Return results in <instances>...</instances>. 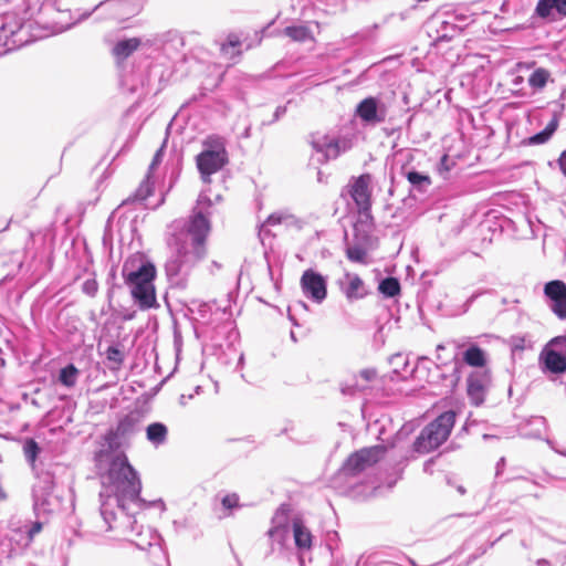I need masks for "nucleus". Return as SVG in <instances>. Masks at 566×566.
Returning a JSON list of instances; mask_svg holds the SVG:
<instances>
[{
  "instance_id": "nucleus-1",
  "label": "nucleus",
  "mask_w": 566,
  "mask_h": 566,
  "mask_svg": "<svg viewBox=\"0 0 566 566\" xmlns=\"http://www.w3.org/2000/svg\"><path fill=\"white\" fill-rule=\"evenodd\" d=\"M212 201L202 191L188 220H177L170 226L168 241L171 254L165 264L168 281L177 287H185L192 269L206 256V240L211 230Z\"/></svg>"
},
{
  "instance_id": "nucleus-2",
  "label": "nucleus",
  "mask_w": 566,
  "mask_h": 566,
  "mask_svg": "<svg viewBox=\"0 0 566 566\" xmlns=\"http://www.w3.org/2000/svg\"><path fill=\"white\" fill-rule=\"evenodd\" d=\"M101 516L105 532L116 530V526L113 525L116 521V509L125 512L129 510L130 505L165 506L161 500L147 503L140 497L142 481L139 475L122 452L112 458L108 469L101 474Z\"/></svg>"
},
{
  "instance_id": "nucleus-3",
  "label": "nucleus",
  "mask_w": 566,
  "mask_h": 566,
  "mask_svg": "<svg viewBox=\"0 0 566 566\" xmlns=\"http://www.w3.org/2000/svg\"><path fill=\"white\" fill-rule=\"evenodd\" d=\"M122 274L140 310L158 306L154 285L156 268L151 262L142 255H133L123 264Z\"/></svg>"
},
{
  "instance_id": "nucleus-4",
  "label": "nucleus",
  "mask_w": 566,
  "mask_h": 566,
  "mask_svg": "<svg viewBox=\"0 0 566 566\" xmlns=\"http://www.w3.org/2000/svg\"><path fill=\"white\" fill-rule=\"evenodd\" d=\"M455 413L446 411L429 423L417 438L413 448L419 453H427L441 446L450 436L454 426Z\"/></svg>"
},
{
  "instance_id": "nucleus-5",
  "label": "nucleus",
  "mask_w": 566,
  "mask_h": 566,
  "mask_svg": "<svg viewBox=\"0 0 566 566\" xmlns=\"http://www.w3.org/2000/svg\"><path fill=\"white\" fill-rule=\"evenodd\" d=\"M205 149L197 156V167L205 182L210 176L223 168L228 163L226 140L220 136H209L203 142Z\"/></svg>"
},
{
  "instance_id": "nucleus-6",
  "label": "nucleus",
  "mask_w": 566,
  "mask_h": 566,
  "mask_svg": "<svg viewBox=\"0 0 566 566\" xmlns=\"http://www.w3.org/2000/svg\"><path fill=\"white\" fill-rule=\"evenodd\" d=\"M311 144L318 155L316 160L323 164L349 150L354 145V136L315 134L312 136Z\"/></svg>"
},
{
  "instance_id": "nucleus-7",
  "label": "nucleus",
  "mask_w": 566,
  "mask_h": 566,
  "mask_svg": "<svg viewBox=\"0 0 566 566\" xmlns=\"http://www.w3.org/2000/svg\"><path fill=\"white\" fill-rule=\"evenodd\" d=\"M385 448L375 446L364 448L352 454L340 469L344 476H356L376 464L385 454Z\"/></svg>"
},
{
  "instance_id": "nucleus-8",
  "label": "nucleus",
  "mask_w": 566,
  "mask_h": 566,
  "mask_svg": "<svg viewBox=\"0 0 566 566\" xmlns=\"http://www.w3.org/2000/svg\"><path fill=\"white\" fill-rule=\"evenodd\" d=\"M138 12L135 3L126 0H105L94 7L93 11L85 14V18L96 13L97 18L124 21Z\"/></svg>"
},
{
  "instance_id": "nucleus-9",
  "label": "nucleus",
  "mask_w": 566,
  "mask_h": 566,
  "mask_svg": "<svg viewBox=\"0 0 566 566\" xmlns=\"http://www.w3.org/2000/svg\"><path fill=\"white\" fill-rule=\"evenodd\" d=\"M33 501L36 514H50L59 510L60 500L53 494V481L46 475L33 486Z\"/></svg>"
},
{
  "instance_id": "nucleus-10",
  "label": "nucleus",
  "mask_w": 566,
  "mask_h": 566,
  "mask_svg": "<svg viewBox=\"0 0 566 566\" xmlns=\"http://www.w3.org/2000/svg\"><path fill=\"white\" fill-rule=\"evenodd\" d=\"M300 285L303 294L317 304H321L327 296L326 277L312 269L303 272Z\"/></svg>"
},
{
  "instance_id": "nucleus-11",
  "label": "nucleus",
  "mask_w": 566,
  "mask_h": 566,
  "mask_svg": "<svg viewBox=\"0 0 566 566\" xmlns=\"http://www.w3.org/2000/svg\"><path fill=\"white\" fill-rule=\"evenodd\" d=\"M355 114L364 124L375 126L386 120L387 107L379 98L369 96L358 103Z\"/></svg>"
},
{
  "instance_id": "nucleus-12",
  "label": "nucleus",
  "mask_w": 566,
  "mask_h": 566,
  "mask_svg": "<svg viewBox=\"0 0 566 566\" xmlns=\"http://www.w3.org/2000/svg\"><path fill=\"white\" fill-rule=\"evenodd\" d=\"M371 176L365 174L354 179L349 185V195L357 209L361 213H367L371 206Z\"/></svg>"
},
{
  "instance_id": "nucleus-13",
  "label": "nucleus",
  "mask_w": 566,
  "mask_h": 566,
  "mask_svg": "<svg viewBox=\"0 0 566 566\" xmlns=\"http://www.w3.org/2000/svg\"><path fill=\"white\" fill-rule=\"evenodd\" d=\"M544 293L551 301L552 312L560 319L566 318V284L555 280L545 284Z\"/></svg>"
},
{
  "instance_id": "nucleus-14",
  "label": "nucleus",
  "mask_w": 566,
  "mask_h": 566,
  "mask_svg": "<svg viewBox=\"0 0 566 566\" xmlns=\"http://www.w3.org/2000/svg\"><path fill=\"white\" fill-rule=\"evenodd\" d=\"M127 520L130 524V533L127 539L134 543L136 547L145 551L159 544V535L154 530L138 525L135 518L127 517Z\"/></svg>"
},
{
  "instance_id": "nucleus-15",
  "label": "nucleus",
  "mask_w": 566,
  "mask_h": 566,
  "mask_svg": "<svg viewBox=\"0 0 566 566\" xmlns=\"http://www.w3.org/2000/svg\"><path fill=\"white\" fill-rule=\"evenodd\" d=\"M292 534L295 546L298 551L300 565L305 566V555L312 548L313 535L301 520L293 521Z\"/></svg>"
},
{
  "instance_id": "nucleus-16",
  "label": "nucleus",
  "mask_w": 566,
  "mask_h": 566,
  "mask_svg": "<svg viewBox=\"0 0 566 566\" xmlns=\"http://www.w3.org/2000/svg\"><path fill=\"white\" fill-rule=\"evenodd\" d=\"M338 284L348 301L360 300L368 294L364 281L356 273L346 272Z\"/></svg>"
},
{
  "instance_id": "nucleus-17",
  "label": "nucleus",
  "mask_w": 566,
  "mask_h": 566,
  "mask_svg": "<svg viewBox=\"0 0 566 566\" xmlns=\"http://www.w3.org/2000/svg\"><path fill=\"white\" fill-rule=\"evenodd\" d=\"M268 535L272 545L277 544L280 547H284L285 542L290 537L286 510L279 509L275 512L272 518V527L269 530Z\"/></svg>"
},
{
  "instance_id": "nucleus-18",
  "label": "nucleus",
  "mask_w": 566,
  "mask_h": 566,
  "mask_svg": "<svg viewBox=\"0 0 566 566\" xmlns=\"http://www.w3.org/2000/svg\"><path fill=\"white\" fill-rule=\"evenodd\" d=\"M490 376L486 371H474L468 378V395L474 405L484 401Z\"/></svg>"
},
{
  "instance_id": "nucleus-19",
  "label": "nucleus",
  "mask_w": 566,
  "mask_h": 566,
  "mask_svg": "<svg viewBox=\"0 0 566 566\" xmlns=\"http://www.w3.org/2000/svg\"><path fill=\"white\" fill-rule=\"evenodd\" d=\"M535 13L547 21H557L566 17V0H538Z\"/></svg>"
},
{
  "instance_id": "nucleus-20",
  "label": "nucleus",
  "mask_w": 566,
  "mask_h": 566,
  "mask_svg": "<svg viewBox=\"0 0 566 566\" xmlns=\"http://www.w3.org/2000/svg\"><path fill=\"white\" fill-rule=\"evenodd\" d=\"M428 29L430 34L436 32V40H450L459 33L458 27L442 15L432 17L428 22Z\"/></svg>"
},
{
  "instance_id": "nucleus-21",
  "label": "nucleus",
  "mask_w": 566,
  "mask_h": 566,
  "mask_svg": "<svg viewBox=\"0 0 566 566\" xmlns=\"http://www.w3.org/2000/svg\"><path fill=\"white\" fill-rule=\"evenodd\" d=\"M163 156H164L163 149L157 150V153L155 154L153 161L149 166L148 174L146 176V180L137 189V197L140 200H145L147 197H149L151 195L153 185H154V182L150 181L151 174L155 170V168L161 163Z\"/></svg>"
},
{
  "instance_id": "nucleus-22",
  "label": "nucleus",
  "mask_w": 566,
  "mask_h": 566,
  "mask_svg": "<svg viewBox=\"0 0 566 566\" xmlns=\"http://www.w3.org/2000/svg\"><path fill=\"white\" fill-rule=\"evenodd\" d=\"M283 34L295 42L314 41L313 31L304 24L289 25L283 30Z\"/></svg>"
},
{
  "instance_id": "nucleus-23",
  "label": "nucleus",
  "mask_w": 566,
  "mask_h": 566,
  "mask_svg": "<svg viewBox=\"0 0 566 566\" xmlns=\"http://www.w3.org/2000/svg\"><path fill=\"white\" fill-rule=\"evenodd\" d=\"M167 433L168 429L167 427L161 422H154L150 423L146 428V437L147 440L154 444L155 447L161 446L167 440Z\"/></svg>"
},
{
  "instance_id": "nucleus-24",
  "label": "nucleus",
  "mask_w": 566,
  "mask_h": 566,
  "mask_svg": "<svg viewBox=\"0 0 566 566\" xmlns=\"http://www.w3.org/2000/svg\"><path fill=\"white\" fill-rule=\"evenodd\" d=\"M545 365L553 373L566 371V359L555 347L546 353Z\"/></svg>"
},
{
  "instance_id": "nucleus-25",
  "label": "nucleus",
  "mask_w": 566,
  "mask_h": 566,
  "mask_svg": "<svg viewBox=\"0 0 566 566\" xmlns=\"http://www.w3.org/2000/svg\"><path fill=\"white\" fill-rule=\"evenodd\" d=\"M463 360L469 366L483 367L486 364V355L480 347L472 345L463 353Z\"/></svg>"
},
{
  "instance_id": "nucleus-26",
  "label": "nucleus",
  "mask_w": 566,
  "mask_h": 566,
  "mask_svg": "<svg viewBox=\"0 0 566 566\" xmlns=\"http://www.w3.org/2000/svg\"><path fill=\"white\" fill-rule=\"evenodd\" d=\"M140 44V40L138 38H132L127 40L119 41L113 49V53L118 59L128 57Z\"/></svg>"
},
{
  "instance_id": "nucleus-27",
  "label": "nucleus",
  "mask_w": 566,
  "mask_h": 566,
  "mask_svg": "<svg viewBox=\"0 0 566 566\" xmlns=\"http://www.w3.org/2000/svg\"><path fill=\"white\" fill-rule=\"evenodd\" d=\"M406 178L419 191H426L431 185V179L428 175L415 170L407 171Z\"/></svg>"
},
{
  "instance_id": "nucleus-28",
  "label": "nucleus",
  "mask_w": 566,
  "mask_h": 566,
  "mask_svg": "<svg viewBox=\"0 0 566 566\" xmlns=\"http://www.w3.org/2000/svg\"><path fill=\"white\" fill-rule=\"evenodd\" d=\"M78 374V369L73 364H70L60 370L59 380L63 386L72 388L77 381Z\"/></svg>"
},
{
  "instance_id": "nucleus-29",
  "label": "nucleus",
  "mask_w": 566,
  "mask_h": 566,
  "mask_svg": "<svg viewBox=\"0 0 566 566\" xmlns=\"http://www.w3.org/2000/svg\"><path fill=\"white\" fill-rule=\"evenodd\" d=\"M551 73L543 67L536 69L528 77V84L534 90H543L549 80Z\"/></svg>"
},
{
  "instance_id": "nucleus-30",
  "label": "nucleus",
  "mask_w": 566,
  "mask_h": 566,
  "mask_svg": "<svg viewBox=\"0 0 566 566\" xmlns=\"http://www.w3.org/2000/svg\"><path fill=\"white\" fill-rule=\"evenodd\" d=\"M378 290L386 297H395L400 293V283L396 277H386L379 283Z\"/></svg>"
},
{
  "instance_id": "nucleus-31",
  "label": "nucleus",
  "mask_w": 566,
  "mask_h": 566,
  "mask_svg": "<svg viewBox=\"0 0 566 566\" xmlns=\"http://www.w3.org/2000/svg\"><path fill=\"white\" fill-rule=\"evenodd\" d=\"M556 128H557L556 122L549 123L545 127L544 130H542V132L533 135L532 137H530V144H532V145H541V144L546 143L552 137V135L554 134Z\"/></svg>"
},
{
  "instance_id": "nucleus-32",
  "label": "nucleus",
  "mask_w": 566,
  "mask_h": 566,
  "mask_svg": "<svg viewBox=\"0 0 566 566\" xmlns=\"http://www.w3.org/2000/svg\"><path fill=\"white\" fill-rule=\"evenodd\" d=\"M294 221V217L292 214L277 211L270 214L265 221V226H276V224H286L290 226Z\"/></svg>"
},
{
  "instance_id": "nucleus-33",
  "label": "nucleus",
  "mask_w": 566,
  "mask_h": 566,
  "mask_svg": "<svg viewBox=\"0 0 566 566\" xmlns=\"http://www.w3.org/2000/svg\"><path fill=\"white\" fill-rule=\"evenodd\" d=\"M346 254L350 261L359 263H364L367 256L366 250L359 245L348 247Z\"/></svg>"
},
{
  "instance_id": "nucleus-34",
  "label": "nucleus",
  "mask_w": 566,
  "mask_h": 566,
  "mask_svg": "<svg viewBox=\"0 0 566 566\" xmlns=\"http://www.w3.org/2000/svg\"><path fill=\"white\" fill-rule=\"evenodd\" d=\"M133 431H134V421H133V419L126 417L119 421L114 436L125 437V436L130 434ZM108 436L111 437V436H113V433H109Z\"/></svg>"
},
{
  "instance_id": "nucleus-35",
  "label": "nucleus",
  "mask_w": 566,
  "mask_h": 566,
  "mask_svg": "<svg viewBox=\"0 0 566 566\" xmlns=\"http://www.w3.org/2000/svg\"><path fill=\"white\" fill-rule=\"evenodd\" d=\"M43 524L39 521L32 522L28 525H24L27 533V545L31 543L35 535H38L42 531Z\"/></svg>"
},
{
  "instance_id": "nucleus-36",
  "label": "nucleus",
  "mask_w": 566,
  "mask_h": 566,
  "mask_svg": "<svg viewBox=\"0 0 566 566\" xmlns=\"http://www.w3.org/2000/svg\"><path fill=\"white\" fill-rule=\"evenodd\" d=\"M222 507L230 513L231 510L239 506V496L235 493L226 494L221 499Z\"/></svg>"
},
{
  "instance_id": "nucleus-37",
  "label": "nucleus",
  "mask_w": 566,
  "mask_h": 566,
  "mask_svg": "<svg viewBox=\"0 0 566 566\" xmlns=\"http://www.w3.org/2000/svg\"><path fill=\"white\" fill-rule=\"evenodd\" d=\"M24 455L30 462H34L39 453V447L35 441L29 440L24 444Z\"/></svg>"
},
{
  "instance_id": "nucleus-38",
  "label": "nucleus",
  "mask_w": 566,
  "mask_h": 566,
  "mask_svg": "<svg viewBox=\"0 0 566 566\" xmlns=\"http://www.w3.org/2000/svg\"><path fill=\"white\" fill-rule=\"evenodd\" d=\"M106 357L109 361H113L117 365H120L124 360V355H123L122 350H119L115 346H111L107 348Z\"/></svg>"
},
{
  "instance_id": "nucleus-39",
  "label": "nucleus",
  "mask_w": 566,
  "mask_h": 566,
  "mask_svg": "<svg viewBox=\"0 0 566 566\" xmlns=\"http://www.w3.org/2000/svg\"><path fill=\"white\" fill-rule=\"evenodd\" d=\"M82 291L88 296H95L98 291V284L95 279H87L82 285Z\"/></svg>"
},
{
  "instance_id": "nucleus-40",
  "label": "nucleus",
  "mask_w": 566,
  "mask_h": 566,
  "mask_svg": "<svg viewBox=\"0 0 566 566\" xmlns=\"http://www.w3.org/2000/svg\"><path fill=\"white\" fill-rule=\"evenodd\" d=\"M240 44V41L239 39L235 36V35H230L228 38V41L227 43H223L222 46H221V51L224 53V54H230L231 56L234 55V53L231 52V50L235 49L237 46H239Z\"/></svg>"
},
{
  "instance_id": "nucleus-41",
  "label": "nucleus",
  "mask_w": 566,
  "mask_h": 566,
  "mask_svg": "<svg viewBox=\"0 0 566 566\" xmlns=\"http://www.w3.org/2000/svg\"><path fill=\"white\" fill-rule=\"evenodd\" d=\"M359 377L368 382L376 377V371L373 369H364L359 373Z\"/></svg>"
},
{
  "instance_id": "nucleus-42",
  "label": "nucleus",
  "mask_w": 566,
  "mask_h": 566,
  "mask_svg": "<svg viewBox=\"0 0 566 566\" xmlns=\"http://www.w3.org/2000/svg\"><path fill=\"white\" fill-rule=\"evenodd\" d=\"M558 164L562 172L566 176V150L562 153Z\"/></svg>"
},
{
  "instance_id": "nucleus-43",
  "label": "nucleus",
  "mask_w": 566,
  "mask_h": 566,
  "mask_svg": "<svg viewBox=\"0 0 566 566\" xmlns=\"http://www.w3.org/2000/svg\"><path fill=\"white\" fill-rule=\"evenodd\" d=\"M504 463H505V459L504 458H501L500 461L497 462L496 464V469H497V474L500 472V469L504 467Z\"/></svg>"
},
{
  "instance_id": "nucleus-44",
  "label": "nucleus",
  "mask_w": 566,
  "mask_h": 566,
  "mask_svg": "<svg viewBox=\"0 0 566 566\" xmlns=\"http://www.w3.org/2000/svg\"><path fill=\"white\" fill-rule=\"evenodd\" d=\"M285 112V107H277L275 111V117L279 118Z\"/></svg>"
},
{
  "instance_id": "nucleus-45",
  "label": "nucleus",
  "mask_w": 566,
  "mask_h": 566,
  "mask_svg": "<svg viewBox=\"0 0 566 566\" xmlns=\"http://www.w3.org/2000/svg\"><path fill=\"white\" fill-rule=\"evenodd\" d=\"M523 342V338H520V342H516V339L514 338V347L515 348H523V345L521 344Z\"/></svg>"
},
{
  "instance_id": "nucleus-46",
  "label": "nucleus",
  "mask_w": 566,
  "mask_h": 566,
  "mask_svg": "<svg viewBox=\"0 0 566 566\" xmlns=\"http://www.w3.org/2000/svg\"><path fill=\"white\" fill-rule=\"evenodd\" d=\"M523 342V338H520V342H516V339L514 338V347L515 348H523V345L521 344Z\"/></svg>"
},
{
  "instance_id": "nucleus-47",
  "label": "nucleus",
  "mask_w": 566,
  "mask_h": 566,
  "mask_svg": "<svg viewBox=\"0 0 566 566\" xmlns=\"http://www.w3.org/2000/svg\"><path fill=\"white\" fill-rule=\"evenodd\" d=\"M250 136V128L248 127L244 133H243V137L244 138H248Z\"/></svg>"
},
{
  "instance_id": "nucleus-48",
  "label": "nucleus",
  "mask_w": 566,
  "mask_h": 566,
  "mask_svg": "<svg viewBox=\"0 0 566 566\" xmlns=\"http://www.w3.org/2000/svg\"><path fill=\"white\" fill-rule=\"evenodd\" d=\"M479 296V294H473L470 298H469V303H472L476 297Z\"/></svg>"
},
{
  "instance_id": "nucleus-49",
  "label": "nucleus",
  "mask_w": 566,
  "mask_h": 566,
  "mask_svg": "<svg viewBox=\"0 0 566 566\" xmlns=\"http://www.w3.org/2000/svg\"><path fill=\"white\" fill-rule=\"evenodd\" d=\"M537 564H538V565H546V564H548V562H547L546 559H539V560L537 562Z\"/></svg>"
},
{
  "instance_id": "nucleus-50",
  "label": "nucleus",
  "mask_w": 566,
  "mask_h": 566,
  "mask_svg": "<svg viewBox=\"0 0 566 566\" xmlns=\"http://www.w3.org/2000/svg\"><path fill=\"white\" fill-rule=\"evenodd\" d=\"M458 491H459V493H460V494H464V493H465V490H464V488H463V486H459V488H458Z\"/></svg>"
},
{
  "instance_id": "nucleus-51",
  "label": "nucleus",
  "mask_w": 566,
  "mask_h": 566,
  "mask_svg": "<svg viewBox=\"0 0 566 566\" xmlns=\"http://www.w3.org/2000/svg\"><path fill=\"white\" fill-rule=\"evenodd\" d=\"M521 82H522V77L521 76L515 78V84H520Z\"/></svg>"
},
{
  "instance_id": "nucleus-52",
  "label": "nucleus",
  "mask_w": 566,
  "mask_h": 566,
  "mask_svg": "<svg viewBox=\"0 0 566 566\" xmlns=\"http://www.w3.org/2000/svg\"><path fill=\"white\" fill-rule=\"evenodd\" d=\"M552 448H553V449H554V450H555V451H556L557 453H560V454H564V455H566V452H564V451H560V450H557V449H555L554 447H552Z\"/></svg>"
},
{
  "instance_id": "nucleus-53",
  "label": "nucleus",
  "mask_w": 566,
  "mask_h": 566,
  "mask_svg": "<svg viewBox=\"0 0 566 566\" xmlns=\"http://www.w3.org/2000/svg\"><path fill=\"white\" fill-rule=\"evenodd\" d=\"M356 387H358L359 390H363L365 388V386H359L358 384H356Z\"/></svg>"
},
{
  "instance_id": "nucleus-54",
  "label": "nucleus",
  "mask_w": 566,
  "mask_h": 566,
  "mask_svg": "<svg viewBox=\"0 0 566 566\" xmlns=\"http://www.w3.org/2000/svg\"><path fill=\"white\" fill-rule=\"evenodd\" d=\"M444 347L442 345H438L437 346V349L440 350V349H443Z\"/></svg>"
},
{
  "instance_id": "nucleus-55",
  "label": "nucleus",
  "mask_w": 566,
  "mask_h": 566,
  "mask_svg": "<svg viewBox=\"0 0 566 566\" xmlns=\"http://www.w3.org/2000/svg\"><path fill=\"white\" fill-rule=\"evenodd\" d=\"M242 361H243V355L240 356L239 364H241Z\"/></svg>"
},
{
  "instance_id": "nucleus-56",
  "label": "nucleus",
  "mask_w": 566,
  "mask_h": 566,
  "mask_svg": "<svg viewBox=\"0 0 566 566\" xmlns=\"http://www.w3.org/2000/svg\"><path fill=\"white\" fill-rule=\"evenodd\" d=\"M428 465H429V462H427V463L424 464V470H427V469H428Z\"/></svg>"
},
{
  "instance_id": "nucleus-57",
  "label": "nucleus",
  "mask_w": 566,
  "mask_h": 566,
  "mask_svg": "<svg viewBox=\"0 0 566 566\" xmlns=\"http://www.w3.org/2000/svg\"><path fill=\"white\" fill-rule=\"evenodd\" d=\"M410 564H411L412 566H417V565H416V563H415L413 560H410Z\"/></svg>"
}]
</instances>
